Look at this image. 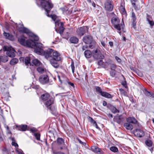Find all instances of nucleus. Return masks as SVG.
Segmentation results:
<instances>
[{
    "label": "nucleus",
    "instance_id": "obj_12",
    "mask_svg": "<svg viewBox=\"0 0 154 154\" xmlns=\"http://www.w3.org/2000/svg\"><path fill=\"white\" fill-rule=\"evenodd\" d=\"M113 120L114 122H116L119 124H120L124 120V118L122 115H119L118 114H117L116 116H114L113 118Z\"/></svg>",
    "mask_w": 154,
    "mask_h": 154
},
{
    "label": "nucleus",
    "instance_id": "obj_21",
    "mask_svg": "<svg viewBox=\"0 0 154 154\" xmlns=\"http://www.w3.org/2000/svg\"><path fill=\"white\" fill-rule=\"evenodd\" d=\"M3 35L7 38L8 39L11 41H13L14 40V36L9 33L4 32L3 33Z\"/></svg>",
    "mask_w": 154,
    "mask_h": 154
},
{
    "label": "nucleus",
    "instance_id": "obj_37",
    "mask_svg": "<svg viewBox=\"0 0 154 154\" xmlns=\"http://www.w3.org/2000/svg\"><path fill=\"white\" fill-rule=\"evenodd\" d=\"M95 89L96 91L100 94L101 95L103 92L102 91L101 88L98 86H96Z\"/></svg>",
    "mask_w": 154,
    "mask_h": 154
},
{
    "label": "nucleus",
    "instance_id": "obj_17",
    "mask_svg": "<svg viewBox=\"0 0 154 154\" xmlns=\"http://www.w3.org/2000/svg\"><path fill=\"white\" fill-rule=\"evenodd\" d=\"M54 102V99L53 98L51 97L49 98L48 100H46V101L45 103V105L47 107H48L51 105L53 104Z\"/></svg>",
    "mask_w": 154,
    "mask_h": 154
},
{
    "label": "nucleus",
    "instance_id": "obj_26",
    "mask_svg": "<svg viewBox=\"0 0 154 154\" xmlns=\"http://www.w3.org/2000/svg\"><path fill=\"white\" fill-rule=\"evenodd\" d=\"M84 54L86 57L88 58H90L92 55V52L89 50H86L85 51Z\"/></svg>",
    "mask_w": 154,
    "mask_h": 154
},
{
    "label": "nucleus",
    "instance_id": "obj_14",
    "mask_svg": "<svg viewBox=\"0 0 154 154\" xmlns=\"http://www.w3.org/2000/svg\"><path fill=\"white\" fill-rule=\"evenodd\" d=\"M91 149L93 151L98 154H103L104 153L103 151L100 149L96 146H92Z\"/></svg>",
    "mask_w": 154,
    "mask_h": 154
},
{
    "label": "nucleus",
    "instance_id": "obj_64",
    "mask_svg": "<svg viewBox=\"0 0 154 154\" xmlns=\"http://www.w3.org/2000/svg\"><path fill=\"white\" fill-rule=\"evenodd\" d=\"M54 154H65L63 152H54Z\"/></svg>",
    "mask_w": 154,
    "mask_h": 154
},
{
    "label": "nucleus",
    "instance_id": "obj_7",
    "mask_svg": "<svg viewBox=\"0 0 154 154\" xmlns=\"http://www.w3.org/2000/svg\"><path fill=\"white\" fill-rule=\"evenodd\" d=\"M105 9L106 11H112L113 8V5L112 0H106L104 3Z\"/></svg>",
    "mask_w": 154,
    "mask_h": 154
},
{
    "label": "nucleus",
    "instance_id": "obj_59",
    "mask_svg": "<svg viewBox=\"0 0 154 154\" xmlns=\"http://www.w3.org/2000/svg\"><path fill=\"white\" fill-rule=\"evenodd\" d=\"M115 58L119 63H120L121 61V59L117 56H116Z\"/></svg>",
    "mask_w": 154,
    "mask_h": 154
},
{
    "label": "nucleus",
    "instance_id": "obj_8",
    "mask_svg": "<svg viewBox=\"0 0 154 154\" xmlns=\"http://www.w3.org/2000/svg\"><path fill=\"white\" fill-rule=\"evenodd\" d=\"M88 27L86 26L81 27L77 29L76 32L78 35L81 37L88 32Z\"/></svg>",
    "mask_w": 154,
    "mask_h": 154
},
{
    "label": "nucleus",
    "instance_id": "obj_11",
    "mask_svg": "<svg viewBox=\"0 0 154 154\" xmlns=\"http://www.w3.org/2000/svg\"><path fill=\"white\" fill-rule=\"evenodd\" d=\"M134 134L136 136L139 137H143L144 135L143 131L139 129H137L134 131Z\"/></svg>",
    "mask_w": 154,
    "mask_h": 154
},
{
    "label": "nucleus",
    "instance_id": "obj_43",
    "mask_svg": "<svg viewBox=\"0 0 154 154\" xmlns=\"http://www.w3.org/2000/svg\"><path fill=\"white\" fill-rule=\"evenodd\" d=\"M116 72L115 70H111L110 72V75L112 77H114L116 75Z\"/></svg>",
    "mask_w": 154,
    "mask_h": 154
},
{
    "label": "nucleus",
    "instance_id": "obj_18",
    "mask_svg": "<svg viewBox=\"0 0 154 154\" xmlns=\"http://www.w3.org/2000/svg\"><path fill=\"white\" fill-rule=\"evenodd\" d=\"M63 23L62 22L60 23V26H59V28L56 29V31L57 33H59L60 35L63 33V31L65 28L63 26Z\"/></svg>",
    "mask_w": 154,
    "mask_h": 154
},
{
    "label": "nucleus",
    "instance_id": "obj_6",
    "mask_svg": "<svg viewBox=\"0 0 154 154\" xmlns=\"http://www.w3.org/2000/svg\"><path fill=\"white\" fill-rule=\"evenodd\" d=\"M3 49L4 51H7L6 54L8 56L12 57L15 56L16 51L13 48L7 46H4Z\"/></svg>",
    "mask_w": 154,
    "mask_h": 154
},
{
    "label": "nucleus",
    "instance_id": "obj_19",
    "mask_svg": "<svg viewBox=\"0 0 154 154\" xmlns=\"http://www.w3.org/2000/svg\"><path fill=\"white\" fill-rule=\"evenodd\" d=\"M51 97L50 94L48 93L43 94L41 96L42 100L44 101H46Z\"/></svg>",
    "mask_w": 154,
    "mask_h": 154
},
{
    "label": "nucleus",
    "instance_id": "obj_29",
    "mask_svg": "<svg viewBox=\"0 0 154 154\" xmlns=\"http://www.w3.org/2000/svg\"><path fill=\"white\" fill-rule=\"evenodd\" d=\"M145 94L148 96L150 97H154V93L148 91L146 89H145Z\"/></svg>",
    "mask_w": 154,
    "mask_h": 154
},
{
    "label": "nucleus",
    "instance_id": "obj_2",
    "mask_svg": "<svg viewBox=\"0 0 154 154\" xmlns=\"http://www.w3.org/2000/svg\"><path fill=\"white\" fill-rule=\"evenodd\" d=\"M18 41L22 45L34 48V49L37 45V43L31 39L26 40V38L23 36H21L18 38Z\"/></svg>",
    "mask_w": 154,
    "mask_h": 154
},
{
    "label": "nucleus",
    "instance_id": "obj_50",
    "mask_svg": "<svg viewBox=\"0 0 154 154\" xmlns=\"http://www.w3.org/2000/svg\"><path fill=\"white\" fill-rule=\"evenodd\" d=\"M110 68L112 70H115L116 68V66L114 64H111L110 65Z\"/></svg>",
    "mask_w": 154,
    "mask_h": 154
},
{
    "label": "nucleus",
    "instance_id": "obj_51",
    "mask_svg": "<svg viewBox=\"0 0 154 154\" xmlns=\"http://www.w3.org/2000/svg\"><path fill=\"white\" fill-rule=\"evenodd\" d=\"M152 20V17L151 15L146 14V21H149L150 20Z\"/></svg>",
    "mask_w": 154,
    "mask_h": 154
},
{
    "label": "nucleus",
    "instance_id": "obj_60",
    "mask_svg": "<svg viewBox=\"0 0 154 154\" xmlns=\"http://www.w3.org/2000/svg\"><path fill=\"white\" fill-rule=\"evenodd\" d=\"M68 84L69 85L72 86L73 88H74L75 87L74 85V84L73 83H71V82H68Z\"/></svg>",
    "mask_w": 154,
    "mask_h": 154
},
{
    "label": "nucleus",
    "instance_id": "obj_41",
    "mask_svg": "<svg viewBox=\"0 0 154 154\" xmlns=\"http://www.w3.org/2000/svg\"><path fill=\"white\" fill-rule=\"evenodd\" d=\"M110 150L114 152H116L118 151V149L116 146H112L110 148Z\"/></svg>",
    "mask_w": 154,
    "mask_h": 154
},
{
    "label": "nucleus",
    "instance_id": "obj_31",
    "mask_svg": "<svg viewBox=\"0 0 154 154\" xmlns=\"http://www.w3.org/2000/svg\"><path fill=\"white\" fill-rule=\"evenodd\" d=\"M18 60L16 58H12L10 61V63L11 65H13L17 63Z\"/></svg>",
    "mask_w": 154,
    "mask_h": 154
},
{
    "label": "nucleus",
    "instance_id": "obj_30",
    "mask_svg": "<svg viewBox=\"0 0 154 154\" xmlns=\"http://www.w3.org/2000/svg\"><path fill=\"white\" fill-rule=\"evenodd\" d=\"M30 57H27L25 58L24 62L25 65L26 66L29 65H31V63H30Z\"/></svg>",
    "mask_w": 154,
    "mask_h": 154
},
{
    "label": "nucleus",
    "instance_id": "obj_24",
    "mask_svg": "<svg viewBox=\"0 0 154 154\" xmlns=\"http://www.w3.org/2000/svg\"><path fill=\"white\" fill-rule=\"evenodd\" d=\"M69 41L71 43L77 44L78 42L79 39L77 37L73 36L70 38Z\"/></svg>",
    "mask_w": 154,
    "mask_h": 154
},
{
    "label": "nucleus",
    "instance_id": "obj_49",
    "mask_svg": "<svg viewBox=\"0 0 154 154\" xmlns=\"http://www.w3.org/2000/svg\"><path fill=\"white\" fill-rule=\"evenodd\" d=\"M147 21L151 27L153 26L154 25V21L152 20Z\"/></svg>",
    "mask_w": 154,
    "mask_h": 154
},
{
    "label": "nucleus",
    "instance_id": "obj_40",
    "mask_svg": "<svg viewBox=\"0 0 154 154\" xmlns=\"http://www.w3.org/2000/svg\"><path fill=\"white\" fill-rule=\"evenodd\" d=\"M97 64L98 65L103 67H105L104 63L102 60H100L98 61L97 62Z\"/></svg>",
    "mask_w": 154,
    "mask_h": 154
},
{
    "label": "nucleus",
    "instance_id": "obj_5",
    "mask_svg": "<svg viewBox=\"0 0 154 154\" xmlns=\"http://www.w3.org/2000/svg\"><path fill=\"white\" fill-rule=\"evenodd\" d=\"M92 54L93 57L96 60L103 59L104 58V56L102 54L100 51L97 48L92 51Z\"/></svg>",
    "mask_w": 154,
    "mask_h": 154
},
{
    "label": "nucleus",
    "instance_id": "obj_25",
    "mask_svg": "<svg viewBox=\"0 0 154 154\" xmlns=\"http://www.w3.org/2000/svg\"><path fill=\"white\" fill-rule=\"evenodd\" d=\"M112 23L114 25L119 24L120 23V20L118 18H112L111 19Z\"/></svg>",
    "mask_w": 154,
    "mask_h": 154
},
{
    "label": "nucleus",
    "instance_id": "obj_32",
    "mask_svg": "<svg viewBox=\"0 0 154 154\" xmlns=\"http://www.w3.org/2000/svg\"><path fill=\"white\" fill-rule=\"evenodd\" d=\"M32 63L34 65L37 66H39L41 63L37 59L33 60Z\"/></svg>",
    "mask_w": 154,
    "mask_h": 154
},
{
    "label": "nucleus",
    "instance_id": "obj_53",
    "mask_svg": "<svg viewBox=\"0 0 154 154\" xmlns=\"http://www.w3.org/2000/svg\"><path fill=\"white\" fill-rule=\"evenodd\" d=\"M71 66L72 70V72L73 73H74V72L75 67L74 66L73 62H72L71 64Z\"/></svg>",
    "mask_w": 154,
    "mask_h": 154
},
{
    "label": "nucleus",
    "instance_id": "obj_13",
    "mask_svg": "<svg viewBox=\"0 0 154 154\" xmlns=\"http://www.w3.org/2000/svg\"><path fill=\"white\" fill-rule=\"evenodd\" d=\"M83 41L86 44H88L93 41V38L91 35H88L83 37Z\"/></svg>",
    "mask_w": 154,
    "mask_h": 154
},
{
    "label": "nucleus",
    "instance_id": "obj_46",
    "mask_svg": "<svg viewBox=\"0 0 154 154\" xmlns=\"http://www.w3.org/2000/svg\"><path fill=\"white\" fill-rule=\"evenodd\" d=\"M2 151L3 154H9L8 150L5 148L3 149Z\"/></svg>",
    "mask_w": 154,
    "mask_h": 154
},
{
    "label": "nucleus",
    "instance_id": "obj_61",
    "mask_svg": "<svg viewBox=\"0 0 154 154\" xmlns=\"http://www.w3.org/2000/svg\"><path fill=\"white\" fill-rule=\"evenodd\" d=\"M17 152L18 154H24L23 151L21 150H17Z\"/></svg>",
    "mask_w": 154,
    "mask_h": 154
},
{
    "label": "nucleus",
    "instance_id": "obj_35",
    "mask_svg": "<svg viewBox=\"0 0 154 154\" xmlns=\"http://www.w3.org/2000/svg\"><path fill=\"white\" fill-rule=\"evenodd\" d=\"M89 44V47L91 49H92L95 47L96 45V42L94 41H92Z\"/></svg>",
    "mask_w": 154,
    "mask_h": 154
},
{
    "label": "nucleus",
    "instance_id": "obj_57",
    "mask_svg": "<svg viewBox=\"0 0 154 154\" xmlns=\"http://www.w3.org/2000/svg\"><path fill=\"white\" fill-rule=\"evenodd\" d=\"M30 131H31L32 133H34L35 132H36L37 131V130L36 128H33L31 129L30 130Z\"/></svg>",
    "mask_w": 154,
    "mask_h": 154
},
{
    "label": "nucleus",
    "instance_id": "obj_15",
    "mask_svg": "<svg viewBox=\"0 0 154 154\" xmlns=\"http://www.w3.org/2000/svg\"><path fill=\"white\" fill-rule=\"evenodd\" d=\"M27 128V125H20L16 126V128L19 131H25L26 130Z\"/></svg>",
    "mask_w": 154,
    "mask_h": 154
},
{
    "label": "nucleus",
    "instance_id": "obj_34",
    "mask_svg": "<svg viewBox=\"0 0 154 154\" xmlns=\"http://www.w3.org/2000/svg\"><path fill=\"white\" fill-rule=\"evenodd\" d=\"M145 143L146 146L150 147L152 146V142L149 139H147L145 141Z\"/></svg>",
    "mask_w": 154,
    "mask_h": 154
},
{
    "label": "nucleus",
    "instance_id": "obj_20",
    "mask_svg": "<svg viewBox=\"0 0 154 154\" xmlns=\"http://www.w3.org/2000/svg\"><path fill=\"white\" fill-rule=\"evenodd\" d=\"M56 60L50 59V62L52 66L55 68H58L59 67V64Z\"/></svg>",
    "mask_w": 154,
    "mask_h": 154
},
{
    "label": "nucleus",
    "instance_id": "obj_28",
    "mask_svg": "<svg viewBox=\"0 0 154 154\" xmlns=\"http://www.w3.org/2000/svg\"><path fill=\"white\" fill-rule=\"evenodd\" d=\"M102 96L108 98H112V95L108 93L103 91L101 95Z\"/></svg>",
    "mask_w": 154,
    "mask_h": 154
},
{
    "label": "nucleus",
    "instance_id": "obj_16",
    "mask_svg": "<svg viewBox=\"0 0 154 154\" xmlns=\"http://www.w3.org/2000/svg\"><path fill=\"white\" fill-rule=\"evenodd\" d=\"M107 107L113 113H118L119 112V111L115 107L109 103L108 104Z\"/></svg>",
    "mask_w": 154,
    "mask_h": 154
},
{
    "label": "nucleus",
    "instance_id": "obj_54",
    "mask_svg": "<svg viewBox=\"0 0 154 154\" xmlns=\"http://www.w3.org/2000/svg\"><path fill=\"white\" fill-rule=\"evenodd\" d=\"M101 43L102 46L105 48H107V45L106 44L105 42L103 41H101Z\"/></svg>",
    "mask_w": 154,
    "mask_h": 154
},
{
    "label": "nucleus",
    "instance_id": "obj_52",
    "mask_svg": "<svg viewBox=\"0 0 154 154\" xmlns=\"http://www.w3.org/2000/svg\"><path fill=\"white\" fill-rule=\"evenodd\" d=\"M77 140H78V142L81 144H82L84 146H85L86 145V142H84L82 141L81 140H80L79 138H77Z\"/></svg>",
    "mask_w": 154,
    "mask_h": 154
},
{
    "label": "nucleus",
    "instance_id": "obj_9",
    "mask_svg": "<svg viewBox=\"0 0 154 154\" xmlns=\"http://www.w3.org/2000/svg\"><path fill=\"white\" fill-rule=\"evenodd\" d=\"M39 80L41 84L44 85L48 83L49 78L47 75H42L39 77Z\"/></svg>",
    "mask_w": 154,
    "mask_h": 154
},
{
    "label": "nucleus",
    "instance_id": "obj_47",
    "mask_svg": "<svg viewBox=\"0 0 154 154\" xmlns=\"http://www.w3.org/2000/svg\"><path fill=\"white\" fill-rule=\"evenodd\" d=\"M131 17H132V20L136 21V17L135 13L134 12H132L131 14Z\"/></svg>",
    "mask_w": 154,
    "mask_h": 154
},
{
    "label": "nucleus",
    "instance_id": "obj_4",
    "mask_svg": "<svg viewBox=\"0 0 154 154\" xmlns=\"http://www.w3.org/2000/svg\"><path fill=\"white\" fill-rule=\"evenodd\" d=\"M41 4L47 14L50 12V10L53 7V5L51 3V0H46L43 2H41Z\"/></svg>",
    "mask_w": 154,
    "mask_h": 154
},
{
    "label": "nucleus",
    "instance_id": "obj_36",
    "mask_svg": "<svg viewBox=\"0 0 154 154\" xmlns=\"http://www.w3.org/2000/svg\"><path fill=\"white\" fill-rule=\"evenodd\" d=\"M51 111V113H53L55 112L56 111V108L54 106H50L48 107Z\"/></svg>",
    "mask_w": 154,
    "mask_h": 154
},
{
    "label": "nucleus",
    "instance_id": "obj_23",
    "mask_svg": "<svg viewBox=\"0 0 154 154\" xmlns=\"http://www.w3.org/2000/svg\"><path fill=\"white\" fill-rule=\"evenodd\" d=\"M124 126L126 129L128 130H131L133 128L132 125L128 122L125 123L124 124Z\"/></svg>",
    "mask_w": 154,
    "mask_h": 154
},
{
    "label": "nucleus",
    "instance_id": "obj_58",
    "mask_svg": "<svg viewBox=\"0 0 154 154\" xmlns=\"http://www.w3.org/2000/svg\"><path fill=\"white\" fill-rule=\"evenodd\" d=\"M12 146H14L15 147H17L18 146V144L14 142H12Z\"/></svg>",
    "mask_w": 154,
    "mask_h": 154
},
{
    "label": "nucleus",
    "instance_id": "obj_33",
    "mask_svg": "<svg viewBox=\"0 0 154 154\" xmlns=\"http://www.w3.org/2000/svg\"><path fill=\"white\" fill-rule=\"evenodd\" d=\"M70 33L68 32H64L61 35L63 38L68 39L70 36Z\"/></svg>",
    "mask_w": 154,
    "mask_h": 154
},
{
    "label": "nucleus",
    "instance_id": "obj_10",
    "mask_svg": "<svg viewBox=\"0 0 154 154\" xmlns=\"http://www.w3.org/2000/svg\"><path fill=\"white\" fill-rule=\"evenodd\" d=\"M51 58L57 61H60L61 59L60 53L54 50H53V52H52Z\"/></svg>",
    "mask_w": 154,
    "mask_h": 154
},
{
    "label": "nucleus",
    "instance_id": "obj_42",
    "mask_svg": "<svg viewBox=\"0 0 154 154\" xmlns=\"http://www.w3.org/2000/svg\"><path fill=\"white\" fill-rule=\"evenodd\" d=\"M88 121L93 125H94L95 123H96V122L91 117L88 116Z\"/></svg>",
    "mask_w": 154,
    "mask_h": 154
},
{
    "label": "nucleus",
    "instance_id": "obj_44",
    "mask_svg": "<svg viewBox=\"0 0 154 154\" xmlns=\"http://www.w3.org/2000/svg\"><path fill=\"white\" fill-rule=\"evenodd\" d=\"M34 135L36 137V139L39 140H40V134L38 133H35L34 134Z\"/></svg>",
    "mask_w": 154,
    "mask_h": 154
},
{
    "label": "nucleus",
    "instance_id": "obj_48",
    "mask_svg": "<svg viewBox=\"0 0 154 154\" xmlns=\"http://www.w3.org/2000/svg\"><path fill=\"white\" fill-rule=\"evenodd\" d=\"M114 27L115 28H116L119 31H120L121 30L120 25L119 24H116V25H114Z\"/></svg>",
    "mask_w": 154,
    "mask_h": 154
},
{
    "label": "nucleus",
    "instance_id": "obj_39",
    "mask_svg": "<svg viewBox=\"0 0 154 154\" xmlns=\"http://www.w3.org/2000/svg\"><path fill=\"white\" fill-rule=\"evenodd\" d=\"M37 71L38 72L40 73H42L44 72V69L42 67L39 66L37 68Z\"/></svg>",
    "mask_w": 154,
    "mask_h": 154
},
{
    "label": "nucleus",
    "instance_id": "obj_3",
    "mask_svg": "<svg viewBox=\"0 0 154 154\" xmlns=\"http://www.w3.org/2000/svg\"><path fill=\"white\" fill-rule=\"evenodd\" d=\"M18 29L20 32L26 33L29 37L33 38V39L32 40L33 41H38V40L39 38L38 36L33 34L29 29L23 26L19 27Z\"/></svg>",
    "mask_w": 154,
    "mask_h": 154
},
{
    "label": "nucleus",
    "instance_id": "obj_56",
    "mask_svg": "<svg viewBox=\"0 0 154 154\" xmlns=\"http://www.w3.org/2000/svg\"><path fill=\"white\" fill-rule=\"evenodd\" d=\"M122 85L125 88H127L128 87L126 85V81L122 82Z\"/></svg>",
    "mask_w": 154,
    "mask_h": 154
},
{
    "label": "nucleus",
    "instance_id": "obj_62",
    "mask_svg": "<svg viewBox=\"0 0 154 154\" xmlns=\"http://www.w3.org/2000/svg\"><path fill=\"white\" fill-rule=\"evenodd\" d=\"M51 17L52 18V19L54 20L55 21V20L56 18V16L55 15H51Z\"/></svg>",
    "mask_w": 154,
    "mask_h": 154
},
{
    "label": "nucleus",
    "instance_id": "obj_27",
    "mask_svg": "<svg viewBox=\"0 0 154 154\" xmlns=\"http://www.w3.org/2000/svg\"><path fill=\"white\" fill-rule=\"evenodd\" d=\"M57 143L59 145H63L64 144V140L61 137H58L57 139Z\"/></svg>",
    "mask_w": 154,
    "mask_h": 154
},
{
    "label": "nucleus",
    "instance_id": "obj_38",
    "mask_svg": "<svg viewBox=\"0 0 154 154\" xmlns=\"http://www.w3.org/2000/svg\"><path fill=\"white\" fill-rule=\"evenodd\" d=\"M134 8L136 10H138L140 9V6L139 5L136 4L134 3H132Z\"/></svg>",
    "mask_w": 154,
    "mask_h": 154
},
{
    "label": "nucleus",
    "instance_id": "obj_22",
    "mask_svg": "<svg viewBox=\"0 0 154 154\" xmlns=\"http://www.w3.org/2000/svg\"><path fill=\"white\" fill-rule=\"evenodd\" d=\"M127 122L129 123L136 124L137 122V121L134 117H129L126 119Z\"/></svg>",
    "mask_w": 154,
    "mask_h": 154
},
{
    "label": "nucleus",
    "instance_id": "obj_1",
    "mask_svg": "<svg viewBox=\"0 0 154 154\" xmlns=\"http://www.w3.org/2000/svg\"><path fill=\"white\" fill-rule=\"evenodd\" d=\"M42 44L37 43L34 49L35 52L38 54L44 56L47 59H51L53 49L49 48L44 51L42 48Z\"/></svg>",
    "mask_w": 154,
    "mask_h": 154
},
{
    "label": "nucleus",
    "instance_id": "obj_55",
    "mask_svg": "<svg viewBox=\"0 0 154 154\" xmlns=\"http://www.w3.org/2000/svg\"><path fill=\"white\" fill-rule=\"evenodd\" d=\"M136 21L132 20V26L134 29L136 28Z\"/></svg>",
    "mask_w": 154,
    "mask_h": 154
},
{
    "label": "nucleus",
    "instance_id": "obj_45",
    "mask_svg": "<svg viewBox=\"0 0 154 154\" xmlns=\"http://www.w3.org/2000/svg\"><path fill=\"white\" fill-rule=\"evenodd\" d=\"M120 8L121 11H122L123 13H126L125 9L122 4H121L120 6Z\"/></svg>",
    "mask_w": 154,
    "mask_h": 154
},
{
    "label": "nucleus",
    "instance_id": "obj_63",
    "mask_svg": "<svg viewBox=\"0 0 154 154\" xmlns=\"http://www.w3.org/2000/svg\"><path fill=\"white\" fill-rule=\"evenodd\" d=\"M32 88L34 89H37L39 88V86L38 85H34Z\"/></svg>",
    "mask_w": 154,
    "mask_h": 154
}]
</instances>
